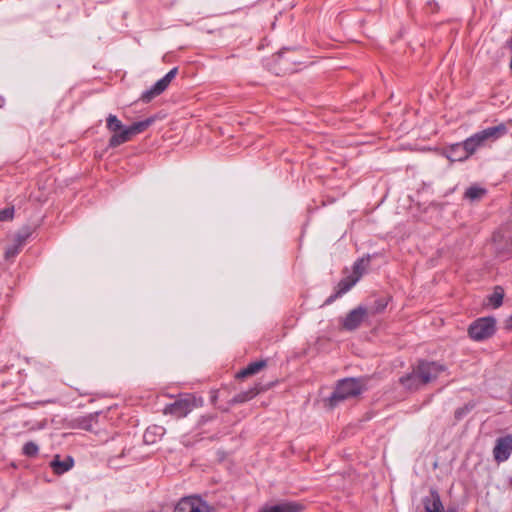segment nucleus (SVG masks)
Segmentation results:
<instances>
[{
    "instance_id": "nucleus-27",
    "label": "nucleus",
    "mask_w": 512,
    "mask_h": 512,
    "mask_svg": "<svg viewBox=\"0 0 512 512\" xmlns=\"http://www.w3.org/2000/svg\"><path fill=\"white\" fill-rule=\"evenodd\" d=\"M21 247H18L15 243H13L12 245L8 246L5 250V257L6 258H13L15 256H17L19 254V252L21 251Z\"/></svg>"
},
{
    "instance_id": "nucleus-18",
    "label": "nucleus",
    "mask_w": 512,
    "mask_h": 512,
    "mask_svg": "<svg viewBox=\"0 0 512 512\" xmlns=\"http://www.w3.org/2000/svg\"><path fill=\"white\" fill-rule=\"evenodd\" d=\"M370 263V255L357 259L353 264L352 278H357V282L366 272V269Z\"/></svg>"
},
{
    "instance_id": "nucleus-8",
    "label": "nucleus",
    "mask_w": 512,
    "mask_h": 512,
    "mask_svg": "<svg viewBox=\"0 0 512 512\" xmlns=\"http://www.w3.org/2000/svg\"><path fill=\"white\" fill-rule=\"evenodd\" d=\"M196 407V399L192 395H186L183 398L176 400L175 402L167 405L164 412L171 414L176 417H185Z\"/></svg>"
},
{
    "instance_id": "nucleus-14",
    "label": "nucleus",
    "mask_w": 512,
    "mask_h": 512,
    "mask_svg": "<svg viewBox=\"0 0 512 512\" xmlns=\"http://www.w3.org/2000/svg\"><path fill=\"white\" fill-rule=\"evenodd\" d=\"M470 156H472V154L467 151L466 143L464 141L451 145L447 150V157L451 161H465Z\"/></svg>"
},
{
    "instance_id": "nucleus-13",
    "label": "nucleus",
    "mask_w": 512,
    "mask_h": 512,
    "mask_svg": "<svg viewBox=\"0 0 512 512\" xmlns=\"http://www.w3.org/2000/svg\"><path fill=\"white\" fill-rule=\"evenodd\" d=\"M50 466L55 474L62 475L74 466V459L71 456L61 458L59 455H56L50 462Z\"/></svg>"
},
{
    "instance_id": "nucleus-25",
    "label": "nucleus",
    "mask_w": 512,
    "mask_h": 512,
    "mask_svg": "<svg viewBox=\"0 0 512 512\" xmlns=\"http://www.w3.org/2000/svg\"><path fill=\"white\" fill-rule=\"evenodd\" d=\"M388 305V300L385 298H379L374 301L372 306V313H381L385 310Z\"/></svg>"
},
{
    "instance_id": "nucleus-3",
    "label": "nucleus",
    "mask_w": 512,
    "mask_h": 512,
    "mask_svg": "<svg viewBox=\"0 0 512 512\" xmlns=\"http://www.w3.org/2000/svg\"><path fill=\"white\" fill-rule=\"evenodd\" d=\"M154 121L153 117H149L145 120L134 122L132 125L122 129L120 133L113 134L109 139V146L115 148L128 142L134 135L144 132Z\"/></svg>"
},
{
    "instance_id": "nucleus-33",
    "label": "nucleus",
    "mask_w": 512,
    "mask_h": 512,
    "mask_svg": "<svg viewBox=\"0 0 512 512\" xmlns=\"http://www.w3.org/2000/svg\"><path fill=\"white\" fill-rule=\"evenodd\" d=\"M508 327L512 329V315L509 317Z\"/></svg>"
},
{
    "instance_id": "nucleus-30",
    "label": "nucleus",
    "mask_w": 512,
    "mask_h": 512,
    "mask_svg": "<svg viewBox=\"0 0 512 512\" xmlns=\"http://www.w3.org/2000/svg\"><path fill=\"white\" fill-rule=\"evenodd\" d=\"M341 295H338V292L335 290V292L330 295L324 302L325 305H330L331 303H333L336 299L340 298Z\"/></svg>"
},
{
    "instance_id": "nucleus-5",
    "label": "nucleus",
    "mask_w": 512,
    "mask_h": 512,
    "mask_svg": "<svg viewBox=\"0 0 512 512\" xmlns=\"http://www.w3.org/2000/svg\"><path fill=\"white\" fill-rule=\"evenodd\" d=\"M212 507L200 496L192 495L181 498L173 512H212Z\"/></svg>"
},
{
    "instance_id": "nucleus-10",
    "label": "nucleus",
    "mask_w": 512,
    "mask_h": 512,
    "mask_svg": "<svg viewBox=\"0 0 512 512\" xmlns=\"http://www.w3.org/2000/svg\"><path fill=\"white\" fill-rule=\"evenodd\" d=\"M367 316V309L358 306L351 310L342 321V327L347 331L356 330Z\"/></svg>"
},
{
    "instance_id": "nucleus-4",
    "label": "nucleus",
    "mask_w": 512,
    "mask_h": 512,
    "mask_svg": "<svg viewBox=\"0 0 512 512\" xmlns=\"http://www.w3.org/2000/svg\"><path fill=\"white\" fill-rule=\"evenodd\" d=\"M495 319L493 317H483L471 323L468 334L475 341H483L492 337L495 333Z\"/></svg>"
},
{
    "instance_id": "nucleus-23",
    "label": "nucleus",
    "mask_w": 512,
    "mask_h": 512,
    "mask_svg": "<svg viewBox=\"0 0 512 512\" xmlns=\"http://www.w3.org/2000/svg\"><path fill=\"white\" fill-rule=\"evenodd\" d=\"M486 193L484 188L478 186H471L465 191V198L475 201L482 198V196Z\"/></svg>"
},
{
    "instance_id": "nucleus-28",
    "label": "nucleus",
    "mask_w": 512,
    "mask_h": 512,
    "mask_svg": "<svg viewBox=\"0 0 512 512\" xmlns=\"http://www.w3.org/2000/svg\"><path fill=\"white\" fill-rule=\"evenodd\" d=\"M27 238H28V234H18L14 240V243L18 246V247H23L24 244L26 243L27 241Z\"/></svg>"
},
{
    "instance_id": "nucleus-6",
    "label": "nucleus",
    "mask_w": 512,
    "mask_h": 512,
    "mask_svg": "<svg viewBox=\"0 0 512 512\" xmlns=\"http://www.w3.org/2000/svg\"><path fill=\"white\" fill-rule=\"evenodd\" d=\"M178 73V68L174 67L172 68L165 76H163L161 79H159L153 86H151L149 89L145 90L141 96L140 100L144 103H149L151 100H153L155 97L162 94L170 85L172 80L176 77Z\"/></svg>"
},
{
    "instance_id": "nucleus-22",
    "label": "nucleus",
    "mask_w": 512,
    "mask_h": 512,
    "mask_svg": "<svg viewBox=\"0 0 512 512\" xmlns=\"http://www.w3.org/2000/svg\"><path fill=\"white\" fill-rule=\"evenodd\" d=\"M504 297V291L501 287H495L493 293L489 296V303L494 307L498 308L502 305Z\"/></svg>"
},
{
    "instance_id": "nucleus-31",
    "label": "nucleus",
    "mask_w": 512,
    "mask_h": 512,
    "mask_svg": "<svg viewBox=\"0 0 512 512\" xmlns=\"http://www.w3.org/2000/svg\"><path fill=\"white\" fill-rule=\"evenodd\" d=\"M81 427L85 430H92L91 419H83L81 421Z\"/></svg>"
},
{
    "instance_id": "nucleus-9",
    "label": "nucleus",
    "mask_w": 512,
    "mask_h": 512,
    "mask_svg": "<svg viewBox=\"0 0 512 512\" xmlns=\"http://www.w3.org/2000/svg\"><path fill=\"white\" fill-rule=\"evenodd\" d=\"M512 453V436L507 435L496 440L493 456L498 463L506 461Z\"/></svg>"
},
{
    "instance_id": "nucleus-15",
    "label": "nucleus",
    "mask_w": 512,
    "mask_h": 512,
    "mask_svg": "<svg viewBox=\"0 0 512 512\" xmlns=\"http://www.w3.org/2000/svg\"><path fill=\"white\" fill-rule=\"evenodd\" d=\"M423 505L425 512H446L440 495L435 490H432L430 495L423 499Z\"/></svg>"
},
{
    "instance_id": "nucleus-19",
    "label": "nucleus",
    "mask_w": 512,
    "mask_h": 512,
    "mask_svg": "<svg viewBox=\"0 0 512 512\" xmlns=\"http://www.w3.org/2000/svg\"><path fill=\"white\" fill-rule=\"evenodd\" d=\"M164 433V428L161 426L148 427L143 435V440L146 444H153L157 441V437H161Z\"/></svg>"
},
{
    "instance_id": "nucleus-20",
    "label": "nucleus",
    "mask_w": 512,
    "mask_h": 512,
    "mask_svg": "<svg viewBox=\"0 0 512 512\" xmlns=\"http://www.w3.org/2000/svg\"><path fill=\"white\" fill-rule=\"evenodd\" d=\"M357 283V278H352V276H347L339 281L336 286V291L338 295L343 296L347 293L355 284Z\"/></svg>"
},
{
    "instance_id": "nucleus-1",
    "label": "nucleus",
    "mask_w": 512,
    "mask_h": 512,
    "mask_svg": "<svg viewBox=\"0 0 512 512\" xmlns=\"http://www.w3.org/2000/svg\"><path fill=\"white\" fill-rule=\"evenodd\" d=\"M507 133L508 127L505 123H499L496 126L488 127L465 139L464 142L466 143V149L473 155L478 149L489 143L497 141Z\"/></svg>"
},
{
    "instance_id": "nucleus-32",
    "label": "nucleus",
    "mask_w": 512,
    "mask_h": 512,
    "mask_svg": "<svg viewBox=\"0 0 512 512\" xmlns=\"http://www.w3.org/2000/svg\"><path fill=\"white\" fill-rule=\"evenodd\" d=\"M130 451H131V448H129V449L124 448L120 456L123 457L126 455V453H130Z\"/></svg>"
},
{
    "instance_id": "nucleus-29",
    "label": "nucleus",
    "mask_w": 512,
    "mask_h": 512,
    "mask_svg": "<svg viewBox=\"0 0 512 512\" xmlns=\"http://www.w3.org/2000/svg\"><path fill=\"white\" fill-rule=\"evenodd\" d=\"M469 411L467 407L458 408L455 411V418L460 420Z\"/></svg>"
},
{
    "instance_id": "nucleus-2",
    "label": "nucleus",
    "mask_w": 512,
    "mask_h": 512,
    "mask_svg": "<svg viewBox=\"0 0 512 512\" xmlns=\"http://www.w3.org/2000/svg\"><path fill=\"white\" fill-rule=\"evenodd\" d=\"M364 390L363 383L355 378H345L338 382L335 390L328 399L330 407L340 402L360 395Z\"/></svg>"
},
{
    "instance_id": "nucleus-21",
    "label": "nucleus",
    "mask_w": 512,
    "mask_h": 512,
    "mask_svg": "<svg viewBox=\"0 0 512 512\" xmlns=\"http://www.w3.org/2000/svg\"><path fill=\"white\" fill-rule=\"evenodd\" d=\"M106 127L113 134L120 133L122 129L126 128L122 122L113 114H109L106 118Z\"/></svg>"
},
{
    "instance_id": "nucleus-17",
    "label": "nucleus",
    "mask_w": 512,
    "mask_h": 512,
    "mask_svg": "<svg viewBox=\"0 0 512 512\" xmlns=\"http://www.w3.org/2000/svg\"><path fill=\"white\" fill-rule=\"evenodd\" d=\"M266 365H267V363H266L265 360H259V361L252 362V363L248 364L244 369L240 370L236 374V377L238 379H243V378H246L248 376H252L254 374H257Z\"/></svg>"
},
{
    "instance_id": "nucleus-11",
    "label": "nucleus",
    "mask_w": 512,
    "mask_h": 512,
    "mask_svg": "<svg viewBox=\"0 0 512 512\" xmlns=\"http://www.w3.org/2000/svg\"><path fill=\"white\" fill-rule=\"evenodd\" d=\"M399 382L404 388L411 391L419 390L425 386V384L422 383L421 374L418 372V365H415L410 373L400 377Z\"/></svg>"
},
{
    "instance_id": "nucleus-7",
    "label": "nucleus",
    "mask_w": 512,
    "mask_h": 512,
    "mask_svg": "<svg viewBox=\"0 0 512 512\" xmlns=\"http://www.w3.org/2000/svg\"><path fill=\"white\" fill-rule=\"evenodd\" d=\"M417 365L422 383L425 385L435 381L440 374L446 371V367L443 364L435 361L419 360Z\"/></svg>"
},
{
    "instance_id": "nucleus-12",
    "label": "nucleus",
    "mask_w": 512,
    "mask_h": 512,
    "mask_svg": "<svg viewBox=\"0 0 512 512\" xmlns=\"http://www.w3.org/2000/svg\"><path fill=\"white\" fill-rule=\"evenodd\" d=\"M303 506L295 501H283L275 505L264 506L260 512H301Z\"/></svg>"
},
{
    "instance_id": "nucleus-16",
    "label": "nucleus",
    "mask_w": 512,
    "mask_h": 512,
    "mask_svg": "<svg viewBox=\"0 0 512 512\" xmlns=\"http://www.w3.org/2000/svg\"><path fill=\"white\" fill-rule=\"evenodd\" d=\"M267 387L261 386L260 384H255L253 387L249 388L246 391H242L236 394L232 401L234 403H244L251 399H253L256 395H258L261 391L265 390Z\"/></svg>"
},
{
    "instance_id": "nucleus-34",
    "label": "nucleus",
    "mask_w": 512,
    "mask_h": 512,
    "mask_svg": "<svg viewBox=\"0 0 512 512\" xmlns=\"http://www.w3.org/2000/svg\"><path fill=\"white\" fill-rule=\"evenodd\" d=\"M446 512H456L455 510H452V509H449L448 511Z\"/></svg>"
},
{
    "instance_id": "nucleus-24",
    "label": "nucleus",
    "mask_w": 512,
    "mask_h": 512,
    "mask_svg": "<svg viewBox=\"0 0 512 512\" xmlns=\"http://www.w3.org/2000/svg\"><path fill=\"white\" fill-rule=\"evenodd\" d=\"M22 451L24 455L34 457L38 454L39 448L37 444L30 441L24 444Z\"/></svg>"
},
{
    "instance_id": "nucleus-26",
    "label": "nucleus",
    "mask_w": 512,
    "mask_h": 512,
    "mask_svg": "<svg viewBox=\"0 0 512 512\" xmlns=\"http://www.w3.org/2000/svg\"><path fill=\"white\" fill-rule=\"evenodd\" d=\"M14 216V207H6L0 210V222L12 220Z\"/></svg>"
}]
</instances>
